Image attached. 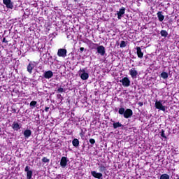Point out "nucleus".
I'll return each instance as SVG.
<instances>
[{
    "mask_svg": "<svg viewBox=\"0 0 179 179\" xmlns=\"http://www.w3.org/2000/svg\"><path fill=\"white\" fill-rule=\"evenodd\" d=\"M34 69V62H30L27 67V71L29 73H33V70Z\"/></svg>",
    "mask_w": 179,
    "mask_h": 179,
    "instance_id": "11",
    "label": "nucleus"
},
{
    "mask_svg": "<svg viewBox=\"0 0 179 179\" xmlns=\"http://www.w3.org/2000/svg\"><path fill=\"white\" fill-rule=\"evenodd\" d=\"M157 17H158V20H159L160 22H163L164 20V15H163V12L162 11H159L157 13Z\"/></svg>",
    "mask_w": 179,
    "mask_h": 179,
    "instance_id": "18",
    "label": "nucleus"
},
{
    "mask_svg": "<svg viewBox=\"0 0 179 179\" xmlns=\"http://www.w3.org/2000/svg\"><path fill=\"white\" fill-rule=\"evenodd\" d=\"M120 47V48H125L127 47V43L124 41H122Z\"/></svg>",
    "mask_w": 179,
    "mask_h": 179,
    "instance_id": "26",
    "label": "nucleus"
},
{
    "mask_svg": "<svg viewBox=\"0 0 179 179\" xmlns=\"http://www.w3.org/2000/svg\"><path fill=\"white\" fill-rule=\"evenodd\" d=\"M42 162L43 163H50V159L45 157H43L42 158Z\"/></svg>",
    "mask_w": 179,
    "mask_h": 179,
    "instance_id": "28",
    "label": "nucleus"
},
{
    "mask_svg": "<svg viewBox=\"0 0 179 179\" xmlns=\"http://www.w3.org/2000/svg\"><path fill=\"white\" fill-rule=\"evenodd\" d=\"M91 175L92 176V177H94V178H97V179H103V173H97L95 171H91Z\"/></svg>",
    "mask_w": 179,
    "mask_h": 179,
    "instance_id": "9",
    "label": "nucleus"
},
{
    "mask_svg": "<svg viewBox=\"0 0 179 179\" xmlns=\"http://www.w3.org/2000/svg\"><path fill=\"white\" fill-rule=\"evenodd\" d=\"M2 43H6V44H8V41L6 40V38H3Z\"/></svg>",
    "mask_w": 179,
    "mask_h": 179,
    "instance_id": "32",
    "label": "nucleus"
},
{
    "mask_svg": "<svg viewBox=\"0 0 179 179\" xmlns=\"http://www.w3.org/2000/svg\"><path fill=\"white\" fill-rule=\"evenodd\" d=\"M138 106H140V107H142V106H143V102H139Z\"/></svg>",
    "mask_w": 179,
    "mask_h": 179,
    "instance_id": "36",
    "label": "nucleus"
},
{
    "mask_svg": "<svg viewBox=\"0 0 179 179\" xmlns=\"http://www.w3.org/2000/svg\"><path fill=\"white\" fill-rule=\"evenodd\" d=\"M99 170L100 171V173H106V171H107V167L106 166H104V164H99Z\"/></svg>",
    "mask_w": 179,
    "mask_h": 179,
    "instance_id": "17",
    "label": "nucleus"
},
{
    "mask_svg": "<svg viewBox=\"0 0 179 179\" xmlns=\"http://www.w3.org/2000/svg\"><path fill=\"white\" fill-rule=\"evenodd\" d=\"M57 93H65V89L63 87H59V89L57 90Z\"/></svg>",
    "mask_w": 179,
    "mask_h": 179,
    "instance_id": "27",
    "label": "nucleus"
},
{
    "mask_svg": "<svg viewBox=\"0 0 179 179\" xmlns=\"http://www.w3.org/2000/svg\"><path fill=\"white\" fill-rule=\"evenodd\" d=\"M24 138H30V136H31V130L30 129H26L24 131Z\"/></svg>",
    "mask_w": 179,
    "mask_h": 179,
    "instance_id": "19",
    "label": "nucleus"
},
{
    "mask_svg": "<svg viewBox=\"0 0 179 179\" xmlns=\"http://www.w3.org/2000/svg\"><path fill=\"white\" fill-rule=\"evenodd\" d=\"M160 34L162 37H167V36H169V32H167L166 30H162L160 31Z\"/></svg>",
    "mask_w": 179,
    "mask_h": 179,
    "instance_id": "22",
    "label": "nucleus"
},
{
    "mask_svg": "<svg viewBox=\"0 0 179 179\" xmlns=\"http://www.w3.org/2000/svg\"><path fill=\"white\" fill-rule=\"evenodd\" d=\"M72 144L74 148H78V146H79V140L78 138H74L72 141Z\"/></svg>",
    "mask_w": 179,
    "mask_h": 179,
    "instance_id": "21",
    "label": "nucleus"
},
{
    "mask_svg": "<svg viewBox=\"0 0 179 179\" xmlns=\"http://www.w3.org/2000/svg\"><path fill=\"white\" fill-rule=\"evenodd\" d=\"M161 136L164 138V139H167V136H166V134H164V129L161 130Z\"/></svg>",
    "mask_w": 179,
    "mask_h": 179,
    "instance_id": "29",
    "label": "nucleus"
},
{
    "mask_svg": "<svg viewBox=\"0 0 179 179\" xmlns=\"http://www.w3.org/2000/svg\"><path fill=\"white\" fill-rule=\"evenodd\" d=\"M29 166H27L24 169V171L27 173V179H31L33 177V171L29 170Z\"/></svg>",
    "mask_w": 179,
    "mask_h": 179,
    "instance_id": "12",
    "label": "nucleus"
},
{
    "mask_svg": "<svg viewBox=\"0 0 179 179\" xmlns=\"http://www.w3.org/2000/svg\"><path fill=\"white\" fill-rule=\"evenodd\" d=\"M136 54L137 57L140 58V59H142V58H143V52H142V49H141V47L139 46L136 47Z\"/></svg>",
    "mask_w": 179,
    "mask_h": 179,
    "instance_id": "15",
    "label": "nucleus"
},
{
    "mask_svg": "<svg viewBox=\"0 0 179 179\" xmlns=\"http://www.w3.org/2000/svg\"><path fill=\"white\" fill-rule=\"evenodd\" d=\"M74 1V2H78V1H79V0H73Z\"/></svg>",
    "mask_w": 179,
    "mask_h": 179,
    "instance_id": "37",
    "label": "nucleus"
},
{
    "mask_svg": "<svg viewBox=\"0 0 179 179\" xmlns=\"http://www.w3.org/2000/svg\"><path fill=\"white\" fill-rule=\"evenodd\" d=\"M57 99H60V100H61V101H62V95H61V94H57Z\"/></svg>",
    "mask_w": 179,
    "mask_h": 179,
    "instance_id": "31",
    "label": "nucleus"
},
{
    "mask_svg": "<svg viewBox=\"0 0 179 179\" xmlns=\"http://www.w3.org/2000/svg\"><path fill=\"white\" fill-rule=\"evenodd\" d=\"M12 129L13 131H19L20 128H22V126H20V124L17 122H13V123L11 125Z\"/></svg>",
    "mask_w": 179,
    "mask_h": 179,
    "instance_id": "14",
    "label": "nucleus"
},
{
    "mask_svg": "<svg viewBox=\"0 0 179 179\" xmlns=\"http://www.w3.org/2000/svg\"><path fill=\"white\" fill-rule=\"evenodd\" d=\"M113 126L114 129H117V128H121V127H124V125H122V124H121L120 122H113Z\"/></svg>",
    "mask_w": 179,
    "mask_h": 179,
    "instance_id": "20",
    "label": "nucleus"
},
{
    "mask_svg": "<svg viewBox=\"0 0 179 179\" xmlns=\"http://www.w3.org/2000/svg\"><path fill=\"white\" fill-rule=\"evenodd\" d=\"M68 162H69V160H68V157H62L60 160L61 167H62L63 169H65V166L68 164Z\"/></svg>",
    "mask_w": 179,
    "mask_h": 179,
    "instance_id": "8",
    "label": "nucleus"
},
{
    "mask_svg": "<svg viewBox=\"0 0 179 179\" xmlns=\"http://www.w3.org/2000/svg\"><path fill=\"white\" fill-rule=\"evenodd\" d=\"M67 52L68 51L66 50V49L60 48L57 51V55L58 57H62V58H65V57H66Z\"/></svg>",
    "mask_w": 179,
    "mask_h": 179,
    "instance_id": "6",
    "label": "nucleus"
},
{
    "mask_svg": "<svg viewBox=\"0 0 179 179\" xmlns=\"http://www.w3.org/2000/svg\"><path fill=\"white\" fill-rule=\"evenodd\" d=\"M161 78H162V79H167L169 78V73L167 72H162L161 73Z\"/></svg>",
    "mask_w": 179,
    "mask_h": 179,
    "instance_id": "23",
    "label": "nucleus"
},
{
    "mask_svg": "<svg viewBox=\"0 0 179 179\" xmlns=\"http://www.w3.org/2000/svg\"><path fill=\"white\" fill-rule=\"evenodd\" d=\"M163 101L159 100V101H156L155 102V108L157 110H161V111H163L165 113L166 111V106H163Z\"/></svg>",
    "mask_w": 179,
    "mask_h": 179,
    "instance_id": "3",
    "label": "nucleus"
},
{
    "mask_svg": "<svg viewBox=\"0 0 179 179\" xmlns=\"http://www.w3.org/2000/svg\"><path fill=\"white\" fill-rule=\"evenodd\" d=\"M129 75L133 79H135V78L138 76V71H136L135 68H132L129 70Z\"/></svg>",
    "mask_w": 179,
    "mask_h": 179,
    "instance_id": "13",
    "label": "nucleus"
},
{
    "mask_svg": "<svg viewBox=\"0 0 179 179\" xmlns=\"http://www.w3.org/2000/svg\"><path fill=\"white\" fill-rule=\"evenodd\" d=\"M48 110H50V107H45V111L46 113H48Z\"/></svg>",
    "mask_w": 179,
    "mask_h": 179,
    "instance_id": "34",
    "label": "nucleus"
},
{
    "mask_svg": "<svg viewBox=\"0 0 179 179\" xmlns=\"http://www.w3.org/2000/svg\"><path fill=\"white\" fill-rule=\"evenodd\" d=\"M90 143L91 145H94V143H96V140H94V138H90Z\"/></svg>",
    "mask_w": 179,
    "mask_h": 179,
    "instance_id": "30",
    "label": "nucleus"
},
{
    "mask_svg": "<svg viewBox=\"0 0 179 179\" xmlns=\"http://www.w3.org/2000/svg\"><path fill=\"white\" fill-rule=\"evenodd\" d=\"M159 179H170V176H169L167 173H164L160 176Z\"/></svg>",
    "mask_w": 179,
    "mask_h": 179,
    "instance_id": "24",
    "label": "nucleus"
},
{
    "mask_svg": "<svg viewBox=\"0 0 179 179\" xmlns=\"http://www.w3.org/2000/svg\"><path fill=\"white\" fill-rule=\"evenodd\" d=\"M0 132H1V127H0Z\"/></svg>",
    "mask_w": 179,
    "mask_h": 179,
    "instance_id": "39",
    "label": "nucleus"
},
{
    "mask_svg": "<svg viewBox=\"0 0 179 179\" xmlns=\"http://www.w3.org/2000/svg\"><path fill=\"white\" fill-rule=\"evenodd\" d=\"M12 111H13V113H15L16 114H17V113H19V111L16 112V109L15 108H12Z\"/></svg>",
    "mask_w": 179,
    "mask_h": 179,
    "instance_id": "35",
    "label": "nucleus"
},
{
    "mask_svg": "<svg viewBox=\"0 0 179 179\" xmlns=\"http://www.w3.org/2000/svg\"><path fill=\"white\" fill-rule=\"evenodd\" d=\"M79 75L82 80H87V79H89V73L86 72V70H85V69H80Z\"/></svg>",
    "mask_w": 179,
    "mask_h": 179,
    "instance_id": "2",
    "label": "nucleus"
},
{
    "mask_svg": "<svg viewBox=\"0 0 179 179\" xmlns=\"http://www.w3.org/2000/svg\"><path fill=\"white\" fill-rule=\"evenodd\" d=\"M120 82L124 87H129V86H131V80L129 78H128V77L123 78L120 80Z\"/></svg>",
    "mask_w": 179,
    "mask_h": 179,
    "instance_id": "4",
    "label": "nucleus"
},
{
    "mask_svg": "<svg viewBox=\"0 0 179 179\" xmlns=\"http://www.w3.org/2000/svg\"><path fill=\"white\" fill-rule=\"evenodd\" d=\"M96 51L101 57H104V55H106V48L103 45L98 46L96 48Z\"/></svg>",
    "mask_w": 179,
    "mask_h": 179,
    "instance_id": "5",
    "label": "nucleus"
},
{
    "mask_svg": "<svg viewBox=\"0 0 179 179\" xmlns=\"http://www.w3.org/2000/svg\"><path fill=\"white\" fill-rule=\"evenodd\" d=\"M118 113L120 115H123L124 118L126 119L131 118V117L134 115V112L129 108L125 110L124 108H120Z\"/></svg>",
    "mask_w": 179,
    "mask_h": 179,
    "instance_id": "1",
    "label": "nucleus"
},
{
    "mask_svg": "<svg viewBox=\"0 0 179 179\" xmlns=\"http://www.w3.org/2000/svg\"><path fill=\"white\" fill-rule=\"evenodd\" d=\"M36 104H37V101H32L30 102L29 106H30V107H31V108H34V107H36Z\"/></svg>",
    "mask_w": 179,
    "mask_h": 179,
    "instance_id": "25",
    "label": "nucleus"
},
{
    "mask_svg": "<svg viewBox=\"0 0 179 179\" xmlns=\"http://www.w3.org/2000/svg\"><path fill=\"white\" fill-rule=\"evenodd\" d=\"M125 14V8L122 7L120 9V10L117 13V19H121L122 17V15Z\"/></svg>",
    "mask_w": 179,
    "mask_h": 179,
    "instance_id": "16",
    "label": "nucleus"
},
{
    "mask_svg": "<svg viewBox=\"0 0 179 179\" xmlns=\"http://www.w3.org/2000/svg\"><path fill=\"white\" fill-rule=\"evenodd\" d=\"M85 51V48H80V52H83Z\"/></svg>",
    "mask_w": 179,
    "mask_h": 179,
    "instance_id": "33",
    "label": "nucleus"
},
{
    "mask_svg": "<svg viewBox=\"0 0 179 179\" xmlns=\"http://www.w3.org/2000/svg\"><path fill=\"white\" fill-rule=\"evenodd\" d=\"M3 3L6 5L8 9L13 8V2L11 0H3Z\"/></svg>",
    "mask_w": 179,
    "mask_h": 179,
    "instance_id": "7",
    "label": "nucleus"
},
{
    "mask_svg": "<svg viewBox=\"0 0 179 179\" xmlns=\"http://www.w3.org/2000/svg\"><path fill=\"white\" fill-rule=\"evenodd\" d=\"M58 176H59V177H60V176H61V175H58Z\"/></svg>",
    "mask_w": 179,
    "mask_h": 179,
    "instance_id": "38",
    "label": "nucleus"
},
{
    "mask_svg": "<svg viewBox=\"0 0 179 179\" xmlns=\"http://www.w3.org/2000/svg\"><path fill=\"white\" fill-rule=\"evenodd\" d=\"M52 76H54V73H52V71L51 70L45 71L43 73V77L45 78V79H51V78H52Z\"/></svg>",
    "mask_w": 179,
    "mask_h": 179,
    "instance_id": "10",
    "label": "nucleus"
}]
</instances>
